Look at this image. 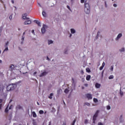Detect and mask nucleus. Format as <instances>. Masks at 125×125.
Wrapping results in <instances>:
<instances>
[{
	"instance_id": "obj_26",
	"label": "nucleus",
	"mask_w": 125,
	"mask_h": 125,
	"mask_svg": "<svg viewBox=\"0 0 125 125\" xmlns=\"http://www.w3.org/2000/svg\"><path fill=\"white\" fill-rule=\"evenodd\" d=\"M109 80H112V79H114V76L113 75H110L109 77H108Z\"/></svg>"
},
{
	"instance_id": "obj_50",
	"label": "nucleus",
	"mask_w": 125,
	"mask_h": 125,
	"mask_svg": "<svg viewBox=\"0 0 125 125\" xmlns=\"http://www.w3.org/2000/svg\"><path fill=\"white\" fill-rule=\"evenodd\" d=\"M46 60H48V61H50V59H49V58H48V57L47 56Z\"/></svg>"
},
{
	"instance_id": "obj_42",
	"label": "nucleus",
	"mask_w": 125,
	"mask_h": 125,
	"mask_svg": "<svg viewBox=\"0 0 125 125\" xmlns=\"http://www.w3.org/2000/svg\"><path fill=\"white\" fill-rule=\"evenodd\" d=\"M34 22L37 24L39 22V21L38 20H36L34 21Z\"/></svg>"
},
{
	"instance_id": "obj_24",
	"label": "nucleus",
	"mask_w": 125,
	"mask_h": 125,
	"mask_svg": "<svg viewBox=\"0 0 125 125\" xmlns=\"http://www.w3.org/2000/svg\"><path fill=\"white\" fill-rule=\"evenodd\" d=\"M8 44H9V42H7L5 43L4 47H8Z\"/></svg>"
},
{
	"instance_id": "obj_47",
	"label": "nucleus",
	"mask_w": 125,
	"mask_h": 125,
	"mask_svg": "<svg viewBox=\"0 0 125 125\" xmlns=\"http://www.w3.org/2000/svg\"><path fill=\"white\" fill-rule=\"evenodd\" d=\"M75 123H76V120H74L72 124V125H75Z\"/></svg>"
},
{
	"instance_id": "obj_32",
	"label": "nucleus",
	"mask_w": 125,
	"mask_h": 125,
	"mask_svg": "<svg viewBox=\"0 0 125 125\" xmlns=\"http://www.w3.org/2000/svg\"><path fill=\"white\" fill-rule=\"evenodd\" d=\"M104 74V70H103V71L102 72V75H101V79L102 80L103 79Z\"/></svg>"
},
{
	"instance_id": "obj_43",
	"label": "nucleus",
	"mask_w": 125,
	"mask_h": 125,
	"mask_svg": "<svg viewBox=\"0 0 125 125\" xmlns=\"http://www.w3.org/2000/svg\"><path fill=\"white\" fill-rule=\"evenodd\" d=\"M93 101H94V102H98V100H97V99H94Z\"/></svg>"
},
{
	"instance_id": "obj_51",
	"label": "nucleus",
	"mask_w": 125,
	"mask_h": 125,
	"mask_svg": "<svg viewBox=\"0 0 125 125\" xmlns=\"http://www.w3.org/2000/svg\"><path fill=\"white\" fill-rule=\"evenodd\" d=\"M67 8H68V9H69V10H71V8H70V7L69 6V5L67 6Z\"/></svg>"
},
{
	"instance_id": "obj_30",
	"label": "nucleus",
	"mask_w": 125,
	"mask_h": 125,
	"mask_svg": "<svg viewBox=\"0 0 125 125\" xmlns=\"http://www.w3.org/2000/svg\"><path fill=\"white\" fill-rule=\"evenodd\" d=\"M86 71L87 73L90 72V69L89 68H86Z\"/></svg>"
},
{
	"instance_id": "obj_6",
	"label": "nucleus",
	"mask_w": 125,
	"mask_h": 125,
	"mask_svg": "<svg viewBox=\"0 0 125 125\" xmlns=\"http://www.w3.org/2000/svg\"><path fill=\"white\" fill-rule=\"evenodd\" d=\"M25 39V32H23L21 36V44H23L24 43V40Z\"/></svg>"
},
{
	"instance_id": "obj_37",
	"label": "nucleus",
	"mask_w": 125,
	"mask_h": 125,
	"mask_svg": "<svg viewBox=\"0 0 125 125\" xmlns=\"http://www.w3.org/2000/svg\"><path fill=\"white\" fill-rule=\"evenodd\" d=\"M104 6L106 8L108 7V5H107V2H106V1H104Z\"/></svg>"
},
{
	"instance_id": "obj_10",
	"label": "nucleus",
	"mask_w": 125,
	"mask_h": 125,
	"mask_svg": "<svg viewBox=\"0 0 125 125\" xmlns=\"http://www.w3.org/2000/svg\"><path fill=\"white\" fill-rule=\"evenodd\" d=\"M121 37H123V34L122 33H120L118 35L117 38L115 39L116 41H119L120 39H121Z\"/></svg>"
},
{
	"instance_id": "obj_5",
	"label": "nucleus",
	"mask_w": 125,
	"mask_h": 125,
	"mask_svg": "<svg viewBox=\"0 0 125 125\" xmlns=\"http://www.w3.org/2000/svg\"><path fill=\"white\" fill-rule=\"evenodd\" d=\"M48 73V72L44 71L41 73V74L39 75V76L40 78H42V77H44V76H46L47 74Z\"/></svg>"
},
{
	"instance_id": "obj_57",
	"label": "nucleus",
	"mask_w": 125,
	"mask_h": 125,
	"mask_svg": "<svg viewBox=\"0 0 125 125\" xmlns=\"http://www.w3.org/2000/svg\"><path fill=\"white\" fill-rule=\"evenodd\" d=\"M2 106V104H0V110H1V107Z\"/></svg>"
},
{
	"instance_id": "obj_18",
	"label": "nucleus",
	"mask_w": 125,
	"mask_h": 125,
	"mask_svg": "<svg viewBox=\"0 0 125 125\" xmlns=\"http://www.w3.org/2000/svg\"><path fill=\"white\" fill-rule=\"evenodd\" d=\"M32 115L33 118H37V114H36V112L35 111L32 112Z\"/></svg>"
},
{
	"instance_id": "obj_27",
	"label": "nucleus",
	"mask_w": 125,
	"mask_h": 125,
	"mask_svg": "<svg viewBox=\"0 0 125 125\" xmlns=\"http://www.w3.org/2000/svg\"><path fill=\"white\" fill-rule=\"evenodd\" d=\"M5 113H8V106H7L5 109Z\"/></svg>"
},
{
	"instance_id": "obj_55",
	"label": "nucleus",
	"mask_w": 125,
	"mask_h": 125,
	"mask_svg": "<svg viewBox=\"0 0 125 125\" xmlns=\"http://www.w3.org/2000/svg\"><path fill=\"white\" fill-rule=\"evenodd\" d=\"M52 112H55V108H54V107H52Z\"/></svg>"
},
{
	"instance_id": "obj_35",
	"label": "nucleus",
	"mask_w": 125,
	"mask_h": 125,
	"mask_svg": "<svg viewBox=\"0 0 125 125\" xmlns=\"http://www.w3.org/2000/svg\"><path fill=\"white\" fill-rule=\"evenodd\" d=\"M107 110H110L111 109V106L110 105H107L106 106Z\"/></svg>"
},
{
	"instance_id": "obj_64",
	"label": "nucleus",
	"mask_w": 125,
	"mask_h": 125,
	"mask_svg": "<svg viewBox=\"0 0 125 125\" xmlns=\"http://www.w3.org/2000/svg\"><path fill=\"white\" fill-rule=\"evenodd\" d=\"M39 5L40 6V7H42V5H41V4L38 3Z\"/></svg>"
},
{
	"instance_id": "obj_45",
	"label": "nucleus",
	"mask_w": 125,
	"mask_h": 125,
	"mask_svg": "<svg viewBox=\"0 0 125 125\" xmlns=\"http://www.w3.org/2000/svg\"><path fill=\"white\" fill-rule=\"evenodd\" d=\"M87 123H88V120H84V124H87Z\"/></svg>"
},
{
	"instance_id": "obj_33",
	"label": "nucleus",
	"mask_w": 125,
	"mask_h": 125,
	"mask_svg": "<svg viewBox=\"0 0 125 125\" xmlns=\"http://www.w3.org/2000/svg\"><path fill=\"white\" fill-rule=\"evenodd\" d=\"M12 15H13V14H12L9 17V19L11 21L12 20Z\"/></svg>"
},
{
	"instance_id": "obj_59",
	"label": "nucleus",
	"mask_w": 125,
	"mask_h": 125,
	"mask_svg": "<svg viewBox=\"0 0 125 125\" xmlns=\"http://www.w3.org/2000/svg\"><path fill=\"white\" fill-rule=\"evenodd\" d=\"M11 2H12V3L14 4V0H12Z\"/></svg>"
},
{
	"instance_id": "obj_61",
	"label": "nucleus",
	"mask_w": 125,
	"mask_h": 125,
	"mask_svg": "<svg viewBox=\"0 0 125 125\" xmlns=\"http://www.w3.org/2000/svg\"><path fill=\"white\" fill-rule=\"evenodd\" d=\"M33 125H37V123L36 122L33 123Z\"/></svg>"
},
{
	"instance_id": "obj_20",
	"label": "nucleus",
	"mask_w": 125,
	"mask_h": 125,
	"mask_svg": "<svg viewBox=\"0 0 125 125\" xmlns=\"http://www.w3.org/2000/svg\"><path fill=\"white\" fill-rule=\"evenodd\" d=\"M52 43H53V41L52 40H48V44L49 45L50 44H52Z\"/></svg>"
},
{
	"instance_id": "obj_49",
	"label": "nucleus",
	"mask_w": 125,
	"mask_h": 125,
	"mask_svg": "<svg viewBox=\"0 0 125 125\" xmlns=\"http://www.w3.org/2000/svg\"><path fill=\"white\" fill-rule=\"evenodd\" d=\"M81 74H82V75H83V70H82L81 71Z\"/></svg>"
},
{
	"instance_id": "obj_44",
	"label": "nucleus",
	"mask_w": 125,
	"mask_h": 125,
	"mask_svg": "<svg viewBox=\"0 0 125 125\" xmlns=\"http://www.w3.org/2000/svg\"><path fill=\"white\" fill-rule=\"evenodd\" d=\"M103 68H104V66H102L100 67V70L101 71L102 70H103Z\"/></svg>"
},
{
	"instance_id": "obj_3",
	"label": "nucleus",
	"mask_w": 125,
	"mask_h": 125,
	"mask_svg": "<svg viewBox=\"0 0 125 125\" xmlns=\"http://www.w3.org/2000/svg\"><path fill=\"white\" fill-rule=\"evenodd\" d=\"M46 29H47V26H46L45 24H43L41 29V32L42 35L45 34V32H46Z\"/></svg>"
},
{
	"instance_id": "obj_16",
	"label": "nucleus",
	"mask_w": 125,
	"mask_h": 125,
	"mask_svg": "<svg viewBox=\"0 0 125 125\" xmlns=\"http://www.w3.org/2000/svg\"><path fill=\"white\" fill-rule=\"evenodd\" d=\"M62 92V89H59L58 90H57V95L59 96L60 95V94Z\"/></svg>"
},
{
	"instance_id": "obj_29",
	"label": "nucleus",
	"mask_w": 125,
	"mask_h": 125,
	"mask_svg": "<svg viewBox=\"0 0 125 125\" xmlns=\"http://www.w3.org/2000/svg\"><path fill=\"white\" fill-rule=\"evenodd\" d=\"M5 49L4 50L3 52H5V51H8V47H5Z\"/></svg>"
},
{
	"instance_id": "obj_36",
	"label": "nucleus",
	"mask_w": 125,
	"mask_h": 125,
	"mask_svg": "<svg viewBox=\"0 0 125 125\" xmlns=\"http://www.w3.org/2000/svg\"><path fill=\"white\" fill-rule=\"evenodd\" d=\"M113 70H114V66H113V65H112L110 67V71H113Z\"/></svg>"
},
{
	"instance_id": "obj_12",
	"label": "nucleus",
	"mask_w": 125,
	"mask_h": 125,
	"mask_svg": "<svg viewBox=\"0 0 125 125\" xmlns=\"http://www.w3.org/2000/svg\"><path fill=\"white\" fill-rule=\"evenodd\" d=\"M15 67L14 66V65L13 64H11L9 66V68H10V71H13L14 70V68Z\"/></svg>"
},
{
	"instance_id": "obj_60",
	"label": "nucleus",
	"mask_w": 125,
	"mask_h": 125,
	"mask_svg": "<svg viewBox=\"0 0 125 125\" xmlns=\"http://www.w3.org/2000/svg\"><path fill=\"white\" fill-rule=\"evenodd\" d=\"M88 85V84H86H86H84V86H86V87H87Z\"/></svg>"
},
{
	"instance_id": "obj_22",
	"label": "nucleus",
	"mask_w": 125,
	"mask_h": 125,
	"mask_svg": "<svg viewBox=\"0 0 125 125\" xmlns=\"http://www.w3.org/2000/svg\"><path fill=\"white\" fill-rule=\"evenodd\" d=\"M71 34H75V33H76V30H75V29L72 28L71 29Z\"/></svg>"
},
{
	"instance_id": "obj_31",
	"label": "nucleus",
	"mask_w": 125,
	"mask_h": 125,
	"mask_svg": "<svg viewBox=\"0 0 125 125\" xmlns=\"http://www.w3.org/2000/svg\"><path fill=\"white\" fill-rule=\"evenodd\" d=\"M37 24V25H38V26H39V27H42V23H41V22L38 21V22Z\"/></svg>"
},
{
	"instance_id": "obj_28",
	"label": "nucleus",
	"mask_w": 125,
	"mask_h": 125,
	"mask_svg": "<svg viewBox=\"0 0 125 125\" xmlns=\"http://www.w3.org/2000/svg\"><path fill=\"white\" fill-rule=\"evenodd\" d=\"M84 105H86V106H90V104H89V103H84Z\"/></svg>"
},
{
	"instance_id": "obj_15",
	"label": "nucleus",
	"mask_w": 125,
	"mask_h": 125,
	"mask_svg": "<svg viewBox=\"0 0 125 125\" xmlns=\"http://www.w3.org/2000/svg\"><path fill=\"white\" fill-rule=\"evenodd\" d=\"M120 93L121 97H123V96H124V92H123L122 91V87L120 88V93Z\"/></svg>"
},
{
	"instance_id": "obj_7",
	"label": "nucleus",
	"mask_w": 125,
	"mask_h": 125,
	"mask_svg": "<svg viewBox=\"0 0 125 125\" xmlns=\"http://www.w3.org/2000/svg\"><path fill=\"white\" fill-rule=\"evenodd\" d=\"M22 18V19H24V20H25V19L26 20H30V18L27 17V13L23 14Z\"/></svg>"
},
{
	"instance_id": "obj_48",
	"label": "nucleus",
	"mask_w": 125,
	"mask_h": 125,
	"mask_svg": "<svg viewBox=\"0 0 125 125\" xmlns=\"http://www.w3.org/2000/svg\"><path fill=\"white\" fill-rule=\"evenodd\" d=\"M98 125H103V124H102L101 122H99Z\"/></svg>"
},
{
	"instance_id": "obj_46",
	"label": "nucleus",
	"mask_w": 125,
	"mask_h": 125,
	"mask_svg": "<svg viewBox=\"0 0 125 125\" xmlns=\"http://www.w3.org/2000/svg\"><path fill=\"white\" fill-rule=\"evenodd\" d=\"M114 7H117L118 6V5L116 3L113 4Z\"/></svg>"
},
{
	"instance_id": "obj_23",
	"label": "nucleus",
	"mask_w": 125,
	"mask_h": 125,
	"mask_svg": "<svg viewBox=\"0 0 125 125\" xmlns=\"http://www.w3.org/2000/svg\"><path fill=\"white\" fill-rule=\"evenodd\" d=\"M69 91H70V90L68 89V88H66L65 90H64V92L65 93H68Z\"/></svg>"
},
{
	"instance_id": "obj_4",
	"label": "nucleus",
	"mask_w": 125,
	"mask_h": 125,
	"mask_svg": "<svg viewBox=\"0 0 125 125\" xmlns=\"http://www.w3.org/2000/svg\"><path fill=\"white\" fill-rule=\"evenodd\" d=\"M98 114H99V110H97L93 116V120H94V121H96V118L98 117Z\"/></svg>"
},
{
	"instance_id": "obj_58",
	"label": "nucleus",
	"mask_w": 125,
	"mask_h": 125,
	"mask_svg": "<svg viewBox=\"0 0 125 125\" xmlns=\"http://www.w3.org/2000/svg\"><path fill=\"white\" fill-rule=\"evenodd\" d=\"M0 103H2V99H0Z\"/></svg>"
},
{
	"instance_id": "obj_11",
	"label": "nucleus",
	"mask_w": 125,
	"mask_h": 125,
	"mask_svg": "<svg viewBox=\"0 0 125 125\" xmlns=\"http://www.w3.org/2000/svg\"><path fill=\"white\" fill-rule=\"evenodd\" d=\"M86 96L88 100L92 99V95L90 94H86Z\"/></svg>"
},
{
	"instance_id": "obj_39",
	"label": "nucleus",
	"mask_w": 125,
	"mask_h": 125,
	"mask_svg": "<svg viewBox=\"0 0 125 125\" xmlns=\"http://www.w3.org/2000/svg\"><path fill=\"white\" fill-rule=\"evenodd\" d=\"M3 28V26H1L0 27V32H1V31H2V29Z\"/></svg>"
},
{
	"instance_id": "obj_40",
	"label": "nucleus",
	"mask_w": 125,
	"mask_h": 125,
	"mask_svg": "<svg viewBox=\"0 0 125 125\" xmlns=\"http://www.w3.org/2000/svg\"><path fill=\"white\" fill-rule=\"evenodd\" d=\"M39 114H43V110H40L39 111Z\"/></svg>"
},
{
	"instance_id": "obj_53",
	"label": "nucleus",
	"mask_w": 125,
	"mask_h": 125,
	"mask_svg": "<svg viewBox=\"0 0 125 125\" xmlns=\"http://www.w3.org/2000/svg\"><path fill=\"white\" fill-rule=\"evenodd\" d=\"M37 74V72H35L34 73H33V76H36Z\"/></svg>"
},
{
	"instance_id": "obj_19",
	"label": "nucleus",
	"mask_w": 125,
	"mask_h": 125,
	"mask_svg": "<svg viewBox=\"0 0 125 125\" xmlns=\"http://www.w3.org/2000/svg\"><path fill=\"white\" fill-rule=\"evenodd\" d=\"M42 15L43 16V17H46V13H45L44 11H43L42 12Z\"/></svg>"
},
{
	"instance_id": "obj_14",
	"label": "nucleus",
	"mask_w": 125,
	"mask_h": 125,
	"mask_svg": "<svg viewBox=\"0 0 125 125\" xmlns=\"http://www.w3.org/2000/svg\"><path fill=\"white\" fill-rule=\"evenodd\" d=\"M16 110H21L22 109V106H21L20 105H18L16 106Z\"/></svg>"
},
{
	"instance_id": "obj_9",
	"label": "nucleus",
	"mask_w": 125,
	"mask_h": 125,
	"mask_svg": "<svg viewBox=\"0 0 125 125\" xmlns=\"http://www.w3.org/2000/svg\"><path fill=\"white\" fill-rule=\"evenodd\" d=\"M4 90V86H3V85L0 84V93H2V92H3Z\"/></svg>"
},
{
	"instance_id": "obj_52",
	"label": "nucleus",
	"mask_w": 125,
	"mask_h": 125,
	"mask_svg": "<svg viewBox=\"0 0 125 125\" xmlns=\"http://www.w3.org/2000/svg\"><path fill=\"white\" fill-rule=\"evenodd\" d=\"M103 67H104L105 66V62H103V64H102V65Z\"/></svg>"
},
{
	"instance_id": "obj_34",
	"label": "nucleus",
	"mask_w": 125,
	"mask_h": 125,
	"mask_svg": "<svg viewBox=\"0 0 125 125\" xmlns=\"http://www.w3.org/2000/svg\"><path fill=\"white\" fill-rule=\"evenodd\" d=\"M120 51H121V52H124V51H125V48H122L120 50Z\"/></svg>"
},
{
	"instance_id": "obj_41",
	"label": "nucleus",
	"mask_w": 125,
	"mask_h": 125,
	"mask_svg": "<svg viewBox=\"0 0 125 125\" xmlns=\"http://www.w3.org/2000/svg\"><path fill=\"white\" fill-rule=\"evenodd\" d=\"M64 54H68V50H65L64 52Z\"/></svg>"
},
{
	"instance_id": "obj_38",
	"label": "nucleus",
	"mask_w": 125,
	"mask_h": 125,
	"mask_svg": "<svg viewBox=\"0 0 125 125\" xmlns=\"http://www.w3.org/2000/svg\"><path fill=\"white\" fill-rule=\"evenodd\" d=\"M99 34H100V32H98L96 38L97 39H98V37H99Z\"/></svg>"
},
{
	"instance_id": "obj_21",
	"label": "nucleus",
	"mask_w": 125,
	"mask_h": 125,
	"mask_svg": "<svg viewBox=\"0 0 125 125\" xmlns=\"http://www.w3.org/2000/svg\"><path fill=\"white\" fill-rule=\"evenodd\" d=\"M90 78H91V76H90V75H88L86 77V80L87 81H89V80H90Z\"/></svg>"
},
{
	"instance_id": "obj_56",
	"label": "nucleus",
	"mask_w": 125,
	"mask_h": 125,
	"mask_svg": "<svg viewBox=\"0 0 125 125\" xmlns=\"http://www.w3.org/2000/svg\"><path fill=\"white\" fill-rule=\"evenodd\" d=\"M84 0H81V3H83Z\"/></svg>"
},
{
	"instance_id": "obj_8",
	"label": "nucleus",
	"mask_w": 125,
	"mask_h": 125,
	"mask_svg": "<svg viewBox=\"0 0 125 125\" xmlns=\"http://www.w3.org/2000/svg\"><path fill=\"white\" fill-rule=\"evenodd\" d=\"M31 23H32V21L30 20H27V21L24 22L23 24L24 25H30Z\"/></svg>"
},
{
	"instance_id": "obj_13",
	"label": "nucleus",
	"mask_w": 125,
	"mask_h": 125,
	"mask_svg": "<svg viewBox=\"0 0 125 125\" xmlns=\"http://www.w3.org/2000/svg\"><path fill=\"white\" fill-rule=\"evenodd\" d=\"M123 117V115H121L119 118V121L120 123H123L124 122V118Z\"/></svg>"
},
{
	"instance_id": "obj_2",
	"label": "nucleus",
	"mask_w": 125,
	"mask_h": 125,
	"mask_svg": "<svg viewBox=\"0 0 125 125\" xmlns=\"http://www.w3.org/2000/svg\"><path fill=\"white\" fill-rule=\"evenodd\" d=\"M17 87L16 84H10L7 86L6 89L7 91H11V90H14Z\"/></svg>"
},
{
	"instance_id": "obj_54",
	"label": "nucleus",
	"mask_w": 125,
	"mask_h": 125,
	"mask_svg": "<svg viewBox=\"0 0 125 125\" xmlns=\"http://www.w3.org/2000/svg\"><path fill=\"white\" fill-rule=\"evenodd\" d=\"M32 33H33V35H35V30H32Z\"/></svg>"
},
{
	"instance_id": "obj_1",
	"label": "nucleus",
	"mask_w": 125,
	"mask_h": 125,
	"mask_svg": "<svg viewBox=\"0 0 125 125\" xmlns=\"http://www.w3.org/2000/svg\"><path fill=\"white\" fill-rule=\"evenodd\" d=\"M84 11L86 14L90 13V6L89 5V3L86 1L84 2Z\"/></svg>"
},
{
	"instance_id": "obj_17",
	"label": "nucleus",
	"mask_w": 125,
	"mask_h": 125,
	"mask_svg": "<svg viewBox=\"0 0 125 125\" xmlns=\"http://www.w3.org/2000/svg\"><path fill=\"white\" fill-rule=\"evenodd\" d=\"M100 86H101V84H99L98 83H96L95 84V87L97 88H100Z\"/></svg>"
},
{
	"instance_id": "obj_62",
	"label": "nucleus",
	"mask_w": 125,
	"mask_h": 125,
	"mask_svg": "<svg viewBox=\"0 0 125 125\" xmlns=\"http://www.w3.org/2000/svg\"><path fill=\"white\" fill-rule=\"evenodd\" d=\"M19 50L21 51V50H22V49H21V48L20 47H19Z\"/></svg>"
},
{
	"instance_id": "obj_63",
	"label": "nucleus",
	"mask_w": 125,
	"mask_h": 125,
	"mask_svg": "<svg viewBox=\"0 0 125 125\" xmlns=\"http://www.w3.org/2000/svg\"><path fill=\"white\" fill-rule=\"evenodd\" d=\"M49 125H51V121L49 123Z\"/></svg>"
},
{
	"instance_id": "obj_25",
	"label": "nucleus",
	"mask_w": 125,
	"mask_h": 125,
	"mask_svg": "<svg viewBox=\"0 0 125 125\" xmlns=\"http://www.w3.org/2000/svg\"><path fill=\"white\" fill-rule=\"evenodd\" d=\"M53 95V93H51L50 94V95L49 96V98H50V99H52V96Z\"/></svg>"
}]
</instances>
